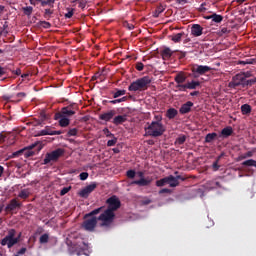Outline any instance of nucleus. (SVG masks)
Returning a JSON list of instances; mask_svg holds the SVG:
<instances>
[{
  "instance_id": "obj_1",
  "label": "nucleus",
  "mask_w": 256,
  "mask_h": 256,
  "mask_svg": "<svg viewBox=\"0 0 256 256\" xmlns=\"http://www.w3.org/2000/svg\"><path fill=\"white\" fill-rule=\"evenodd\" d=\"M107 209H103L102 214L98 216L99 226L102 228H110L113 222L115 221L116 214L115 211L120 209L121 201L116 196L113 195L106 200Z\"/></svg>"
},
{
  "instance_id": "obj_2",
  "label": "nucleus",
  "mask_w": 256,
  "mask_h": 256,
  "mask_svg": "<svg viewBox=\"0 0 256 256\" xmlns=\"http://www.w3.org/2000/svg\"><path fill=\"white\" fill-rule=\"evenodd\" d=\"M103 209H105V206L96 208L95 210L83 216L84 220L82 222V229L84 231H89V232L95 231V228L97 226V221H99V218H96L95 216L100 214L103 211Z\"/></svg>"
},
{
  "instance_id": "obj_3",
  "label": "nucleus",
  "mask_w": 256,
  "mask_h": 256,
  "mask_svg": "<svg viewBox=\"0 0 256 256\" xmlns=\"http://www.w3.org/2000/svg\"><path fill=\"white\" fill-rule=\"evenodd\" d=\"M151 84V79L149 76H144L140 79H137L136 81H133L129 87L128 90L130 92H142L146 91Z\"/></svg>"
},
{
  "instance_id": "obj_4",
  "label": "nucleus",
  "mask_w": 256,
  "mask_h": 256,
  "mask_svg": "<svg viewBox=\"0 0 256 256\" xmlns=\"http://www.w3.org/2000/svg\"><path fill=\"white\" fill-rule=\"evenodd\" d=\"M16 235V229H8L6 236L0 240V245H2V247L6 246L8 249L15 247L19 243V238H16Z\"/></svg>"
},
{
  "instance_id": "obj_5",
  "label": "nucleus",
  "mask_w": 256,
  "mask_h": 256,
  "mask_svg": "<svg viewBox=\"0 0 256 256\" xmlns=\"http://www.w3.org/2000/svg\"><path fill=\"white\" fill-rule=\"evenodd\" d=\"M166 132V127L163 123H150L146 128V133L149 137H161Z\"/></svg>"
},
{
  "instance_id": "obj_6",
  "label": "nucleus",
  "mask_w": 256,
  "mask_h": 256,
  "mask_svg": "<svg viewBox=\"0 0 256 256\" xmlns=\"http://www.w3.org/2000/svg\"><path fill=\"white\" fill-rule=\"evenodd\" d=\"M238 86L245 88L251 86L250 80L244 79L243 75L236 74L232 77V80L229 82L228 87L231 89H236Z\"/></svg>"
},
{
  "instance_id": "obj_7",
  "label": "nucleus",
  "mask_w": 256,
  "mask_h": 256,
  "mask_svg": "<svg viewBox=\"0 0 256 256\" xmlns=\"http://www.w3.org/2000/svg\"><path fill=\"white\" fill-rule=\"evenodd\" d=\"M64 154H65V150L64 149L57 148L56 150H54V151H52L50 153H47L45 155V159H44L43 164L44 165H48L51 162H57L60 159V157H62Z\"/></svg>"
},
{
  "instance_id": "obj_8",
  "label": "nucleus",
  "mask_w": 256,
  "mask_h": 256,
  "mask_svg": "<svg viewBox=\"0 0 256 256\" xmlns=\"http://www.w3.org/2000/svg\"><path fill=\"white\" fill-rule=\"evenodd\" d=\"M42 144L40 142H34L33 144L29 145V146H25L23 149H25V151L23 152L25 159H28L30 157L35 156L39 151L42 150Z\"/></svg>"
},
{
  "instance_id": "obj_9",
  "label": "nucleus",
  "mask_w": 256,
  "mask_h": 256,
  "mask_svg": "<svg viewBox=\"0 0 256 256\" xmlns=\"http://www.w3.org/2000/svg\"><path fill=\"white\" fill-rule=\"evenodd\" d=\"M211 70L212 68L210 66H203V65H197V64L191 66V72H192V75H194L195 79L207 74Z\"/></svg>"
},
{
  "instance_id": "obj_10",
  "label": "nucleus",
  "mask_w": 256,
  "mask_h": 256,
  "mask_svg": "<svg viewBox=\"0 0 256 256\" xmlns=\"http://www.w3.org/2000/svg\"><path fill=\"white\" fill-rule=\"evenodd\" d=\"M71 108H72L71 105L62 108L61 111H58L54 115V120L58 121L60 118H68V117H71V116L75 115L76 111L71 110Z\"/></svg>"
},
{
  "instance_id": "obj_11",
  "label": "nucleus",
  "mask_w": 256,
  "mask_h": 256,
  "mask_svg": "<svg viewBox=\"0 0 256 256\" xmlns=\"http://www.w3.org/2000/svg\"><path fill=\"white\" fill-rule=\"evenodd\" d=\"M117 114L116 110H108L99 115V120L109 123Z\"/></svg>"
},
{
  "instance_id": "obj_12",
  "label": "nucleus",
  "mask_w": 256,
  "mask_h": 256,
  "mask_svg": "<svg viewBox=\"0 0 256 256\" xmlns=\"http://www.w3.org/2000/svg\"><path fill=\"white\" fill-rule=\"evenodd\" d=\"M96 188H97V184L95 182L91 183V184L87 185L86 188L82 189L79 192V195L82 198H87L89 196V194L92 193Z\"/></svg>"
},
{
  "instance_id": "obj_13",
  "label": "nucleus",
  "mask_w": 256,
  "mask_h": 256,
  "mask_svg": "<svg viewBox=\"0 0 256 256\" xmlns=\"http://www.w3.org/2000/svg\"><path fill=\"white\" fill-rule=\"evenodd\" d=\"M22 204L17 200V198H13L10 203L6 206L5 210L7 212H12L16 209H21Z\"/></svg>"
},
{
  "instance_id": "obj_14",
  "label": "nucleus",
  "mask_w": 256,
  "mask_h": 256,
  "mask_svg": "<svg viewBox=\"0 0 256 256\" xmlns=\"http://www.w3.org/2000/svg\"><path fill=\"white\" fill-rule=\"evenodd\" d=\"M179 180L185 181V178H183L182 176H173V175L168 176V184L171 188L178 187Z\"/></svg>"
},
{
  "instance_id": "obj_15",
  "label": "nucleus",
  "mask_w": 256,
  "mask_h": 256,
  "mask_svg": "<svg viewBox=\"0 0 256 256\" xmlns=\"http://www.w3.org/2000/svg\"><path fill=\"white\" fill-rule=\"evenodd\" d=\"M192 74H187L183 71L179 72L177 75L174 77V81L177 84H184L187 80L188 77H191Z\"/></svg>"
},
{
  "instance_id": "obj_16",
  "label": "nucleus",
  "mask_w": 256,
  "mask_h": 256,
  "mask_svg": "<svg viewBox=\"0 0 256 256\" xmlns=\"http://www.w3.org/2000/svg\"><path fill=\"white\" fill-rule=\"evenodd\" d=\"M194 106V103L191 101H188L186 103H183L179 109V113L181 115H186L192 111V107Z\"/></svg>"
},
{
  "instance_id": "obj_17",
  "label": "nucleus",
  "mask_w": 256,
  "mask_h": 256,
  "mask_svg": "<svg viewBox=\"0 0 256 256\" xmlns=\"http://www.w3.org/2000/svg\"><path fill=\"white\" fill-rule=\"evenodd\" d=\"M152 183V179L150 177L147 178H140L139 180L133 181L132 185H137L139 187H147L150 186Z\"/></svg>"
},
{
  "instance_id": "obj_18",
  "label": "nucleus",
  "mask_w": 256,
  "mask_h": 256,
  "mask_svg": "<svg viewBox=\"0 0 256 256\" xmlns=\"http://www.w3.org/2000/svg\"><path fill=\"white\" fill-rule=\"evenodd\" d=\"M191 35L195 37H200L203 35V28L200 24H193L191 26Z\"/></svg>"
},
{
  "instance_id": "obj_19",
  "label": "nucleus",
  "mask_w": 256,
  "mask_h": 256,
  "mask_svg": "<svg viewBox=\"0 0 256 256\" xmlns=\"http://www.w3.org/2000/svg\"><path fill=\"white\" fill-rule=\"evenodd\" d=\"M233 133H234L233 127L227 126L222 129V131L219 134V137L220 138H228V137L232 136Z\"/></svg>"
},
{
  "instance_id": "obj_20",
  "label": "nucleus",
  "mask_w": 256,
  "mask_h": 256,
  "mask_svg": "<svg viewBox=\"0 0 256 256\" xmlns=\"http://www.w3.org/2000/svg\"><path fill=\"white\" fill-rule=\"evenodd\" d=\"M127 122V115H118V116H115L113 118V121L112 123L115 125V126H119V125H122L123 123H126Z\"/></svg>"
},
{
  "instance_id": "obj_21",
  "label": "nucleus",
  "mask_w": 256,
  "mask_h": 256,
  "mask_svg": "<svg viewBox=\"0 0 256 256\" xmlns=\"http://www.w3.org/2000/svg\"><path fill=\"white\" fill-rule=\"evenodd\" d=\"M53 130L51 126H46L44 130L38 131L36 137L52 136Z\"/></svg>"
},
{
  "instance_id": "obj_22",
  "label": "nucleus",
  "mask_w": 256,
  "mask_h": 256,
  "mask_svg": "<svg viewBox=\"0 0 256 256\" xmlns=\"http://www.w3.org/2000/svg\"><path fill=\"white\" fill-rule=\"evenodd\" d=\"M188 90H196L197 87L201 86V82L198 80L187 81L186 83Z\"/></svg>"
},
{
  "instance_id": "obj_23",
  "label": "nucleus",
  "mask_w": 256,
  "mask_h": 256,
  "mask_svg": "<svg viewBox=\"0 0 256 256\" xmlns=\"http://www.w3.org/2000/svg\"><path fill=\"white\" fill-rule=\"evenodd\" d=\"M178 115V110L175 108H170L169 110H166V117L170 120L175 119V117Z\"/></svg>"
},
{
  "instance_id": "obj_24",
  "label": "nucleus",
  "mask_w": 256,
  "mask_h": 256,
  "mask_svg": "<svg viewBox=\"0 0 256 256\" xmlns=\"http://www.w3.org/2000/svg\"><path fill=\"white\" fill-rule=\"evenodd\" d=\"M240 110L242 115H249L251 114L252 107L246 103L241 105Z\"/></svg>"
},
{
  "instance_id": "obj_25",
  "label": "nucleus",
  "mask_w": 256,
  "mask_h": 256,
  "mask_svg": "<svg viewBox=\"0 0 256 256\" xmlns=\"http://www.w3.org/2000/svg\"><path fill=\"white\" fill-rule=\"evenodd\" d=\"M57 121H58V125H60V127L62 128H67L70 125L69 118L62 117V118H58Z\"/></svg>"
},
{
  "instance_id": "obj_26",
  "label": "nucleus",
  "mask_w": 256,
  "mask_h": 256,
  "mask_svg": "<svg viewBox=\"0 0 256 256\" xmlns=\"http://www.w3.org/2000/svg\"><path fill=\"white\" fill-rule=\"evenodd\" d=\"M218 137V134L216 132L208 133L205 136V143H212L216 138Z\"/></svg>"
},
{
  "instance_id": "obj_27",
  "label": "nucleus",
  "mask_w": 256,
  "mask_h": 256,
  "mask_svg": "<svg viewBox=\"0 0 256 256\" xmlns=\"http://www.w3.org/2000/svg\"><path fill=\"white\" fill-rule=\"evenodd\" d=\"M161 55L164 59H169L170 57L173 56V51H171L170 48H165L163 49V51L161 52Z\"/></svg>"
},
{
  "instance_id": "obj_28",
  "label": "nucleus",
  "mask_w": 256,
  "mask_h": 256,
  "mask_svg": "<svg viewBox=\"0 0 256 256\" xmlns=\"http://www.w3.org/2000/svg\"><path fill=\"white\" fill-rule=\"evenodd\" d=\"M116 92L113 93V98L118 99L121 96L126 95V90L125 89H115Z\"/></svg>"
},
{
  "instance_id": "obj_29",
  "label": "nucleus",
  "mask_w": 256,
  "mask_h": 256,
  "mask_svg": "<svg viewBox=\"0 0 256 256\" xmlns=\"http://www.w3.org/2000/svg\"><path fill=\"white\" fill-rule=\"evenodd\" d=\"M165 11V7H163L162 4L158 5L155 12H154V18H159L160 14Z\"/></svg>"
},
{
  "instance_id": "obj_30",
  "label": "nucleus",
  "mask_w": 256,
  "mask_h": 256,
  "mask_svg": "<svg viewBox=\"0 0 256 256\" xmlns=\"http://www.w3.org/2000/svg\"><path fill=\"white\" fill-rule=\"evenodd\" d=\"M167 184H168V176L156 181V186L157 187H164Z\"/></svg>"
},
{
  "instance_id": "obj_31",
  "label": "nucleus",
  "mask_w": 256,
  "mask_h": 256,
  "mask_svg": "<svg viewBox=\"0 0 256 256\" xmlns=\"http://www.w3.org/2000/svg\"><path fill=\"white\" fill-rule=\"evenodd\" d=\"M19 198L23 199V200H26L28 199V197L30 196V192L28 189H24V190H21L20 193H19Z\"/></svg>"
},
{
  "instance_id": "obj_32",
  "label": "nucleus",
  "mask_w": 256,
  "mask_h": 256,
  "mask_svg": "<svg viewBox=\"0 0 256 256\" xmlns=\"http://www.w3.org/2000/svg\"><path fill=\"white\" fill-rule=\"evenodd\" d=\"M186 142V136L184 134L179 135V137L175 140V145H183Z\"/></svg>"
},
{
  "instance_id": "obj_33",
  "label": "nucleus",
  "mask_w": 256,
  "mask_h": 256,
  "mask_svg": "<svg viewBox=\"0 0 256 256\" xmlns=\"http://www.w3.org/2000/svg\"><path fill=\"white\" fill-rule=\"evenodd\" d=\"M50 236L49 234H42L39 238L40 244H48L49 243Z\"/></svg>"
},
{
  "instance_id": "obj_34",
  "label": "nucleus",
  "mask_w": 256,
  "mask_h": 256,
  "mask_svg": "<svg viewBox=\"0 0 256 256\" xmlns=\"http://www.w3.org/2000/svg\"><path fill=\"white\" fill-rule=\"evenodd\" d=\"M224 17L222 15H217L216 13L212 14V21L215 23H222Z\"/></svg>"
},
{
  "instance_id": "obj_35",
  "label": "nucleus",
  "mask_w": 256,
  "mask_h": 256,
  "mask_svg": "<svg viewBox=\"0 0 256 256\" xmlns=\"http://www.w3.org/2000/svg\"><path fill=\"white\" fill-rule=\"evenodd\" d=\"M175 89H177L179 92H186L188 90L187 83L177 84L175 85Z\"/></svg>"
},
{
  "instance_id": "obj_36",
  "label": "nucleus",
  "mask_w": 256,
  "mask_h": 256,
  "mask_svg": "<svg viewBox=\"0 0 256 256\" xmlns=\"http://www.w3.org/2000/svg\"><path fill=\"white\" fill-rule=\"evenodd\" d=\"M183 35H185V33L181 32V33H178V34L172 36V41L175 43H179L180 41H182Z\"/></svg>"
},
{
  "instance_id": "obj_37",
  "label": "nucleus",
  "mask_w": 256,
  "mask_h": 256,
  "mask_svg": "<svg viewBox=\"0 0 256 256\" xmlns=\"http://www.w3.org/2000/svg\"><path fill=\"white\" fill-rule=\"evenodd\" d=\"M242 166H247V167H255L256 168V161L253 159L247 160L245 162L241 163Z\"/></svg>"
},
{
  "instance_id": "obj_38",
  "label": "nucleus",
  "mask_w": 256,
  "mask_h": 256,
  "mask_svg": "<svg viewBox=\"0 0 256 256\" xmlns=\"http://www.w3.org/2000/svg\"><path fill=\"white\" fill-rule=\"evenodd\" d=\"M68 10V13H65L64 17L65 19H71L74 16L75 9L74 8H66Z\"/></svg>"
},
{
  "instance_id": "obj_39",
  "label": "nucleus",
  "mask_w": 256,
  "mask_h": 256,
  "mask_svg": "<svg viewBox=\"0 0 256 256\" xmlns=\"http://www.w3.org/2000/svg\"><path fill=\"white\" fill-rule=\"evenodd\" d=\"M22 10H23L24 15L30 17V15L33 13L34 8L29 6V7L22 8Z\"/></svg>"
},
{
  "instance_id": "obj_40",
  "label": "nucleus",
  "mask_w": 256,
  "mask_h": 256,
  "mask_svg": "<svg viewBox=\"0 0 256 256\" xmlns=\"http://www.w3.org/2000/svg\"><path fill=\"white\" fill-rule=\"evenodd\" d=\"M78 134V129L77 128H72L68 131L66 134V137H76Z\"/></svg>"
},
{
  "instance_id": "obj_41",
  "label": "nucleus",
  "mask_w": 256,
  "mask_h": 256,
  "mask_svg": "<svg viewBox=\"0 0 256 256\" xmlns=\"http://www.w3.org/2000/svg\"><path fill=\"white\" fill-rule=\"evenodd\" d=\"M26 151V149H20V150H18V151H16V152H14L13 154H12V158H18V157H20V156H22V155H24V152Z\"/></svg>"
},
{
  "instance_id": "obj_42",
  "label": "nucleus",
  "mask_w": 256,
  "mask_h": 256,
  "mask_svg": "<svg viewBox=\"0 0 256 256\" xmlns=\"http://www.w3.org/2000/svg\"><path fill=\"white\" fill-rule=\"evenodd\" d=\"M220 158H221V156H219L218 159H216V161L213 162L212 168H213L214 172H217L220 168V165H219Z\"/></svg>"
},
{
  "instance_id": "obj_43",
  "label": "nucleus",
  "mask_w": 256,
  "mask_h": 256,
  "mask_svg": "<svg viewBox=\"0 0 256 256\" xmlns=\"http://www.w3.org/2000/svg\"><path fill=\"white\" fill-rule=\"evenodd\" d=\"M55 0H43L41 1V6L44 7L46 5H49L50 7H53Z\"/></svg>"
},
{
  "instance_id": "obj_44",
  "label": "nucleus",
  "mask_w": 256,
  "mask_h": 256,
  "mask_svg": "<svg viewBox=\"0 0 256 256\" xmlns=\"http://www.w3.org/2000/svg\"><path fill=\"white\" fill-rule=\"evenodd\" d=\"M52 14H53L52 9H45L44 18L49 20L51 19Z\"/></svg>"
},
{
  "instance_id": "obj_45",
  "label": "nucleus",
  "mask_w": 256,
  "mask_h": 256,
  "mask_svg": "<svg viewBox=\"0 0 256 256\" xmlns=\"http://www.w3.org/2000/svg\"><path fill=\"white\" fill-rule=\"evenodd\" d=\"M162 115L158 114L154 116V121L152 123H158V124H162Z\"/></svg>"
},
{
  "instance_id": "obj_46",
  "label": "nucleus",
  "mask_w": 256,
  "mask_h": 256,
  "mask_svg": "<svg viewBox=\"0 0 256 256\" xmlns=\"http://www.w3.org/2000/svg\"><path fill=\"white\" fill-rule=\"evenodd\" d=\"M135 175H136L135 170L130 169V170L127 171V177H128L129 179H134V178H135Z\"/></svg>"
},
{
  "instance_id": "obj_47",
  "label": "nucleus",
  "mask_w": 256,
  "mask_h": 256,
  "mask_svg": "<svg viewBox=\"0 0 256 256\" xmlns=\"http://www.w3.org/2000/svg\"><path fill=\"white\" fill-rule=\"evenodd\" d=\"M39 25H40L41 27L46 28V29L51 28V23H50V22L40 21V22H39Z\"/></svg>"
},
{
  "instance_id": "obj_48",
  "label": "nucleus",
  "mask_w": 256,
  "mask_h": 256,
  "mask_svg": "<svg viewBox=\"0 0 256 256\" xmlns=\"http://www.w3.org/2000/svg\"><path fill=\"white\" fill-rule=\"evenodd\" d=\"M46 115L41 114V120H37L36 126H42L43 122L46 120Z\"/></svg>"
},
{
  "instance_id": "obj_49",
  "label": "nucleus",
  "mask_w": 256,
  "mask_h": 256,
  "mask_svg": "<svg viewBox=\"0 0 256 256\" xmlns=\"http://www.w3.org/2000/svg\"><path fill=\"white\" fill-rule=\"evenodd\" d=\"M89 174L87 172H82L80 175H79V178H80V181H86L87 178H88Z\"/></svg>"
},
{
  "instance_id": "obj_50",
  "label": "nucleus",
  "mask_w": 256,
  "mask_h": 256,
  "mask_svg": "<svg viewBox=\"0 0 256 256\" xmlns=\"http://www.w3.org/2000/svg\"><path fill=\"white\" fill-rule=\"evenodd\" d=\"M116 144H117V138L107 141V147H112V146H115Z\"/></svg>"
},
{
  "instance_id": "obj_51",
  "label": "nucleus",
  "mask_w": 256,
  "mask_h": 256,
  "mask_svg": "<svg viewBox=\"0 0 256 256\" xmlns=\"http://www.w3.org/2000/svg\"><path fill=\"white\" fill-rule=\"evenodd\" d=\"M70 189H71V187H64V188L61 190L60 195H61V196L67 195V194L69 193Z\"/></svg>"
},
{
  "instance_id": "obj_52",
  "label": "nucleus",
  "mask_w": 256,
  "mask_h": 256,
  "mask_svg": "<svg viewBox=\"0 0 256 256\" xmlns=\"http://www.w3.org/2000/svg\"><path fill=\"white\" fill-rule=\"evenodd\" d=\"M253 63H255L254 59H246V61H239V64H243V65L253 64Z\"/></svg>"
},
{
  "instance_id": "obj_53",
  "label": "nucleus",
  "mask_w": 256,
  "mask_h": 256,
  "mask_svg": "<svg viewBox=\"0 0 256 256\" xmlns=\"http://www.w3.org/2000/svg\"><path fill=\"white\" fill-rule=\"evenodd\" d=\"M136 69L137 71H143L144 70V64L142 62L136 63Z\"/></svg>"
},
{
  "instance_id": "obj_54",
  "label": "nucleus",
  "mask_w": 256,
  "mask_h": 256,
  "mask_svg": "<svg viewBox=\"0 0 256 256\" xmlns=\"http://www.w3.org/2000/svg\"><path fill=\"white\" fill-rule=\"evenodd\" d=\"M86 5H87L86 0H79V8L85 9Z\"/></svg>"
},
{
  "instance_id": "obj_55",
  "label": "nucleus",
  "mask_w": 256,
  "mask_h": 256,
  "mask_svg": "<svg viewBox=\"0 0 256 256\" xmlns=\"http://www.w3.org/2000/svg\"><path fill=\"white\" fill-rule=\"evenodd\" d=\"M238 75L244 76V79H245V80H246V79H249V78L252 76L251 72H249V71L244 72V73H240V74H238Z\"/></svg>"
},
{
  "instance_id": "obj_56",
  "label": "nucleus",
  "mask_w": 256,
  "mask_h": 256,
  "mask_svg": "<svg viewBox=\"0 0 256 256\" xmlns=\"http://www.w3.org/2000/svg\"><path fill=\"white\" fill-rule=\"evenodd\" d=\"M171 193V190L170 189H167V188H164L160 191H158V194L162 195V194H170Z\"/></svg>"
},
{
  "instance_id": "obj_57",
  "label": "nucleus",
  "mask_w": 256,
  "mask_h": 256,
  "mask_svg": "<svg viewBox=\"0 0 256 256\" xmlns=\"http://www.w3.org/2000/svg\"><path fill=\"white\" fill-rule=\"evenodd\" d=\"M124 27H127L130 31L134 30V28H135L133 24L128 23V22H126L124 24Z\"/></svg>"
},
{
  "instance_id": "obj_58",
  "label": "nucleus",
  "mask_w": 256,
  "mask_h": 256,
  "mask_svg": "<svg viewBox=\"0 0 256 256\" xmlns=\"http://www.w3.org/2000/svg\"><path fill=\"white\" fill-rule=\"evenodd\" d=\"M151 203H152V200L150 198H146V199L142 200V204H144V205H149Z\"/></svg>"
},
{
  "instance_id": "obj_59",
  "label": "nucleus",
  "mask_w": 256,
  "mask_h": 256,
  "mask_svg": "<svg viewBox=\"0 0 256 256\" xmlns=\"http://www.w3.org/2000/svg\"><path fill=\"white\" fill-rule=\"evenodd\" d=\"M7 72L5 71V68H3L2 66H0V78H2L4 75H6Z\"/></svg>"
},
{
  "instance_id": "obj_60",
  "label": "nucleus",
  "mask_w": 256,
  "mask_h": 256,
  "mask_svg": "<svg viewBox=\"0 0 256 256\" xmlns=\"http://www.w3.org/2000/svg\"><path fill=\"white\" fill-rule=\"evenodd\" d=\"M12 73H13L14 75H16V76H20V75H21V69L18 68V69H16V70H13Z\"/></svg>"
},
{
  "instance_id": "obj_61",
  "label": "nucleus",
  "mask_w": 256,
  "mask_h": 256,
  "mask_svg": "<svg viewBox=\"0 0 256 256\" xmlns=\"http://www.w3.org/2000/svg\"><path fill=\"white\" fill-rule=\"evenodd\" d=\"M26 252H27V249H26V248H21V249L18 251V254H19V255H24Z\"/></svg>"
},
{
  "instance_id": "obj_62",
  "label": "nucleus",
  "mask_w": 256,
  "mask_h": 256,
  "mask_svg": "<svg viewBox=\"0 0 256 256\" xmlns=\"http://www.w3.org/2000/svg\"><path fill=\"white\" fill-rule=\"evenodd\" d=\"M63 132L62 131H53L52 130V136H58V135H62Z\"/></svg>"
},
{
  "instance_id": "obj_63",
  "label": "nucleus",
  "mask_w": 256,
  "mask_h": 256,
  "mask_svg": "<svg viewBox=\"0 0 256 256\" xmlns=\"http://www.w3.org/2000/svg\"><path fill=\"white\" fill-rule=\"evenodd\" d=\"M118 103H121L120 99H115V100L110 101V104H112V105H116Z\"/></svg>"
},
{
  "instance_id": "obj_64",
  "label": "nucleus",
  "mask_w": 256,
  "mask_h": 256,
  "mask_svg": "<svg viewBox=\"0 0 256 256\" xmlns=\"http://www.w3.org/2000/svg\"><path fill=\"white\" fill-rule=\"evenodd\" d=\"M213 184L215 185L214 188H222L219 182H214Z\"/></svg>"
}]
</instances>
